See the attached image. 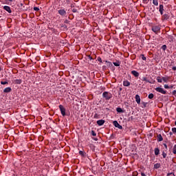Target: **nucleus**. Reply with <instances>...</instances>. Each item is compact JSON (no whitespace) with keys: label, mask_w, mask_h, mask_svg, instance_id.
<instances>
[{"label":"nucleus","mask_w":176,"mask_h":176,"mask_svg":"<svg viewBox=\"0 0 176 176\" xmlns=\"http://www.w3.org/2000/svg\"><path fill=\"white\" fill-rule=\"evenodd\" d=\"M102 97L104 98L107 101L109 100H111L112 98V94L108 92V91H104L102 94Z\"/></svg>","instance_id":"1"},{"label":"nucleus","mask_w":176,"mask_h":176,"mask_svg":"<svg viewBox=\"0 0 176 176\" xmlns=\"http://www.w3.org/2000/svg\"><path fill=\"white\" fill-rule=\"evenodd\" d=\"M155 91H157L158 93H161V94H167V91L164 90V89L158 87L155 88Z\"/></svg>","instance_id":"2"},{"label":"nucleus","mask_w":176,"mask_h":176,"mask_svg":"<svg viewBox=\"0 0 176 176\" xmlns=\"http://www.w3.org/2000/svg\"><path fill=\"white\" fill-rule=\"evenodd\" d=\"M113 124L114 126L117 127V129H119V130H122V129H123V126H122V125H120L116 120L113 122Z\"/></svg>","instance_id":"3"},{"label":"nucleus","mask_w":176,"mask_h":176,"mask_svg":"<svg viewBox=\"0 0 176 176\" xmlns=\"http://www.w3.org/2000/svg\"><path fill=\"white\" fill-rule=\"evenodd\" d=\"M59 109L60 111L61 115L65 116V108L62 104L59 105Z\"/></svg>","instance_id":"4"},{"label":"nucleus","mask_w":176,"mask_h":176,"mask_svg":"<svg viewBox=\"0 0 176 176\" xmlns=\"http://www.w3.org/2000/svg\"><path fill=\"white\" fill-rule=\"evenodd\" d=\"M151 30L153 32H155V34H157V32H159V31L160 30V28L159 26H153Z\"/></svg>","instance_id":"5"},{"label":"nucleus","mask_w":176,"mask_h":176,"mask_svg":"<svg viewBox=\"0 0 176 176\" xmlns=\"http://www.w3.org/2000/svg\"><path fill=\"white\" fill-rule=\"evenodd\" d=\"M58 13L60 16H67V11H65V10H64V9L59 10L58 11Z\"/></svg>","instance_id":"6"},{"label":"nucleus","mask_w":176,"mask_h":176,"mask_svg":"<svg viewBox=\"0 0 176 176\" xmlns=\"http://www.w3.org/2000/svg\"><path fill=\"white\" fill-rule=\"evenodd\" d=\"M3 9L4 10H6V12H8V13H12V9H11L10 7L8 6H4L3 7Z\"/></svg>","instance_id":"7"},{"label":"nucleus","mask_w":176,"mask_h":176,"mask_svg":"<svg viewBox=\"0 0 176 176\" xmlns=\"http://www.w3.org/2000/svg\"><path fill=\"white\" fill-rule=\"evenodd\" d=\"M131 74L135 76V78H138L140 76V73L135 70L131 71Z\"/></svg>","instance_id":"8"},{"label":"nucleus","mask_w":176,"mask_h":176,"mask_svg":"<svg viewBox=\"0 0 176 176\" xmlns=\"http://www.w3.org/2000/svg\"><path fill=\"white\" fill-rule=\"evenodd\" d=\"M135 98L137 104H141V98L140 97V95L138 94L135 95Z\"/></svg>","instance_id":"9"},{"label":"nucleus","mask_w":176,"mask_h":176,"mask_svg":"<svg viewBox=\"0 0 176 176\" xmlns=\"http://www.w3.org/2000/svg\"><path fill=\"white\" fill-rule=\"evenodd\" d=\"M157 142H161V141H163V136H162V134H158L157 135Z\"/></svg>","instance_id":"10"},{"label":"nucleus","mask_w":176,"mask_h":176,"mask_svg":"<svg viewBox=\"0 0 176 176\" xmlns=\"http://www.w3.org/2000/svg\"><path fill=\"white\" fill-rule=\"evenodd\" d=\"M97 124L99 126H102L104 125V123H105V120H99L96 122Z\"/></svg>","instance_id":"11"},{"label":"nucleus","mask_w":176,"mask_h":176,"mask_svg":"<svg viewBox=\"0 0 176 176\" xmlns=\"http://www.w3.org/2000/svg\"><path fill=\"white\" fill-rule=\"evenodd\" d=\"M23 80L21 79H16L14 80V85H21Z\"/></svg>","instance_id":"12"},{"label":"nucleus","mask_w":176,"mask_h":176,"mask_svg":"<svg viewBox=\"0 0 176 176\" xmlns=\"http://www.w3.org/2000/svg\"><path fill=\"white\" fill-rule=\"evenodd\" d=\"M123 86H124L125 87H129V86H130V82L129 80H124Z\"/></svg>","instance_id":"13"},{"label":"nucleus","mask_w":176,"mask_h":176,"mask_svg":"<svg viewBox=\"0 0 176 176\" xmlns=\"http://www.w3.org/2000/svg\"><path fill=\"white\" fill-rule=\"evenodd\" d=\"M12 88L10 87H6L3 89V93H10Z\"/></svg>","instance_id":"14"},{"label":"nucleus","mask_w":176,"mask_h":176,"mask_svg":"<svg viewBox=\"0 0 176 176\" xmlns=\"http://www.w3.org/2000/svg\"><path fill=\"white\" fill-rule=\"evenodd\" d=\"M154 153H155V156H157L160 154V150L159 149V148H155L154 149Z\"/></svg>","instance_id":"15"},{"label":"nucleus","mask_w":176,"mask_h":176,"mask_svg":"<svg viewBox=\"0 0 176 176\" xmlns=\"http://www.w3.org/2000/svg\"><path fill=\"white\" fill-rule=\"evenodd\" d=\"M168 19H170V15H168V14H164L162 16V20H168Z\"/></svg>","instance_id":"16"},{"label":"nucleus","mask_w":176,"mask_h":176,"mask_svg":"<svg viewBox=\"0 0 176 176\" xmlns=\"http://www.w3.org/2000/svg\"><path fill=\"white\" fill-rule=\"evenodd\" d=\"M12 2H13V0H4L6 5H12Z\"/></svg>","instance_id":"17"},{"label":"nucleus","mask_w":176,"mask_h":176,"mask_svg":"<svg viewBox=\"0 0 176 176\" xmlns=\"http://www.w3.org/2000/svg\"><path fill=\"white\" fill-rule=\"evenodd\" d=\"M142 80L143 82H146L147 83H152L146 77H142Z\"/></svg>","instance_id":"18"},{"label":"nucleus","mask_w":176,"mask_h":176,"mask_svg":"<svg viewBox=\"0 0 176 176\" xmlns=\"http://www.w3.org/2000/svg\"><path fill=\"white\" fill-rule=\"evenodd\" d=\"M162 80L165 83H167V82H168V80H170V77H162Z\"/></svg>","instance_id":"19"},{"label":"nucleus","mask_w":176,"mask_h":176,"mask_svg":"<svg viewBox=\"0 0 176 176\" xmlns=\"http://www.w3.org/2000/svg\"><path fill=\"white\" fill-rule=\"evenodd\" d=\"M116 111L118 112V113H123V112H124V111H123V109H122L120 107H117Z\"/></svg>","instance_id":"20"},{"label":"nucleus","mask_w":176,"mask_h":176,"mask_svg":"<svg viewBox=\"0 0 176 176\" xmlns=\"http://www.w3.org/2000/svg\"><path fill=\"white\" fill-rule=\"evenodd\" d=\"M160 166H161L160 164L157 163V164H154V169L157 170V168H160Z\"/></svg>","instance_id":"21"},{"label":"nucleus","mask_w":176,"mask_h":176,"mask_svg":"<svg viewBox=\"0 0 176 176\" xmlns=\"http://www.w3.org/2000/svg\"><path fill=\"white\" fill-rule=\"evenodd\" d=\"M164 6L162 4H160L159 12H164Z\"/></svg>","instance_id":"22"},{"label":"nucleus","mask_w":176,"mask_h":176,"mask_svg":"<svg viewBox=\"0 0 176 176\" xmlns=\"http://www.w3.org/2000/svg\"><path fill=\"white\" fill-rule=\"evenodd\" d=\"M113 64L115 65V67H120V62L119 60L117 62H113Z\"/></svg>","instance_id":"23"},{"label":"nucleus","mask_w":176,"mask_h":176,"mask_svg":"<svg viewBox=\"0 0 176 176\" xmlns=\"http://www.w3.org/2000/svg\"><path fill=\"white\" fill-rule=\"evenodd\" d=\"M157 80L158 83H162L163 82V77L161 78L160 76L157 77Z\"/></svg>","instance_id":"24"},{"label":"nucleus","mask_w":176,"mask_h":176,"mask_svg":"<svg viewBox=\"0 0 176 176\" xmlns=\"http://www.w3.org/2000/svg\"><path fill=\"white\" fill-rule=\"evenodd\" d=\"M94 119H100V114L98 113H95L94 115Z\"/></svg>","instance_id":"25"},{"label":"nucleus","mask_w":176,"mask_h":176,"mask_svg":"<svg viewBox=\"0 0 176 176\" xmlns=\"http://www.w3.org/2000/svg\"><path fill=\"white\" fill-rule=\"evenodd\" d=\"M153 3L155 5V6H157L159 5L157 0H153Z\"/></svg>","instance_id":"26"},{"label":"nucleus","mask_w":176,"mask_h":176,"mask_svg":"<svg viewBox=\"0 0 176 176\" xmlns=\"http://www.w3.org/2000/svg\"><path fill=\"white\" fill-rule=\"evenodd\" d=\"M153 97H155V95H153V94H148V98H149V100H152V98H153Z\"/></svg>","instance_id":"27"},{"label":"nucleus","mask_w":176,"mask_h":176,"mask_svg":"<svg viewBox=\"0 0 176 176\" xmlns=\"http://www.w3.org/2000/svg\"><path fill=\"white\" fill-rule=\"evenodd\" d=\"M140 56H141L142 60H143V61H146V57H145V56L144 54H141Z\"/></svg>","instance_id":"28"},{"label":"nucleus","mask_w":176,"mask_h":176,"mask_svg":"<svg viewBox=\"0 0 176 176\" xmlns=\"http://www.w3.org/2000/svg\"><path fill=\"white\" fill-rule=\"evenodd\" d=\"M163 145L165 148V152H167V151H168V148L167 147V144L166 143H164Z\"/></svg>","instance_id":"29"},{"label":"nucleus","mask_w":176,"mask_h":176,"mask_svg":"<svg viewBox=\"0 0 176 176\" xmlns=\"http://www.w3.org/2000/svg\"><path fill=\"white\" fill-rule=\"evenodd\" d=\"M79 155H80V156L85 157V152H83L82 151H79Z\"/></svg>","instance_id":"30"},{"label":"nucleus","mask_w":176,"mask_h":176,"mask_svg":"<svg viewBox=\"0 0 176 176\" xmlns=\"http://www.w3.org/2000/svg\"><path fill=\"white\" fill-rule=\"evenodd\" d=\"M162 156H163L164 159H166V157H167V153H166L164 151H163Z\"/></svg>","instance_id":"31"},{"label":"nucleus","mask_w":176,"mask_h":176,"mask_svg":"<svg viewBox=\"0 0 176 176\" xmlns=\"http://www.w3.org/2000/svg\"><path fill=\"white\" fill-rule=\"evenodd\" d=\"M162 50H164V52L167 49V45H162Z\"/></svg>","instance_id":"32"},{"label":"nucleus","mask_w":176,"mask_h":176,"mask_svg":"<svg viewBox=\"0 0 176 176\" xmlns=\"http://www.w3.org/2000/svg\"><path fill=\"white\" fill-rule=\"evenodd\" d=\"M1 85H9V82L8 81H1Z\"/></svg>","instance_id":"33"},{"label":"nucleus","mask_w":176,"mask_h":176,"mask_svg":"<svg viewBox=\"0 0 176 176\" xmlns=\"http://www.w3.org/2000/svg\"><path fill=\"white\" fill-rule=\"evenodd\" d=\"M91 135H93L94 137H96V135H97V133H96V132L94 131H91Z\"/></svg>","instance_id":"34"},{"label":"nucleus","mask_w":176,"mask_h":176,"mask_svg":"<svg viewBox=\"0 0 176 176\" xmlns=\"http://www.w3.org/2000/svg\"><path fill=\"white\" fill-rule=\"evenodd\" d=\"M33 9H34V10H35L36 12H39V8H38V7H34Z\"/></svg>","instance_id":"35"},{"label":"nucleus","mask_w":176,"mask_h":176,"mask_svg":"<svg viewBox=\"0 0 176 176\" xmlns=\"http://www.w3.org/2000/svg\"><path fill=\"white\" fill-rule=\"evenodd\" d=\"M98 61H99V63H102V59L101 57H98Z\"/></svg>","instance_id":"36"},{"label":"nucleus","mask_w":176,"mask_h":176,"mask_svg":"<svg viewBox=\"0 0 176 176\" xmlns=\"http://www.w3.org/2000/svg\"><path fill=\"white\" fill-rule=\"evenodd\" d=\"M167 176H175V175L173 173H168Z\"/></svg>","instance_id":"37"},{"label":"nucleus","mask_w":176,"mask_h":176,"mask_svg":"<svg viewBox=\"0 0 176 176\" xmlns=\"http://www.w3.org/2000/svg\"><path fill=\"white\" fill-rule=\"evenodd\" d=\"M73 13H76L78 12V10L76 8H74L72 10Z\"/></svg>","instance_id":"38"},{"label":"nucleus","mask_w":176,"mask_h":176,"mask_svg":"<svg viewBox=\"0 0 176 176\" xmlns=\"http://www.w3.org/2000/svg\"><path fill=\"white\" fill-rule=\"evenodd\" d=\"M105 63H108L109 67L112 66V63L108 61V60H106Z\"/></svg>","instance_id":"39"},{"label":"nucleus","mask_w":176,"mask_h":176,"mask_svg":"<svg viewBox=\"0 0 176 176\" xmlns=\"http://www.w3.org/2000/svg\"><path fill=\"white\" fill-rule=\"evenodd\" d=\"M164 89H170V87L168 85H164Z\"/></svg>","instance_id":"40"},{"label":"nucleus","mask_w":176,"mask_h":176,"mask_svg":"<svg viewBox=\"0 0 176 176\" xmlns=\"http://www.w3.org/2000/svg\"><path fill=\"white\" fill-rule=\"evenodd\" d=\"M172 94H173V96H175V97H176V90H174V91L172 92Z\"/></svg>","instance_id":"41"},{"label":"nucleus","mask_w":176,"mask_h":176,"mask_svg":"<svg viewBox=\"0 0 176 176\" xmlns=\"http://www.w3.org/2000/svg\"><path fill=\"white\" fill-rule=\"evenodd\" d=\"M172 131H173V133H176V128L175 127L172 128Z\"/></svg>","instance_id":"42"},{"label":"nucleus","mask_w":176,"mask_h":176,"mask_svg":"<svg viewBox=\"0 0 176 176\" xmlns=\"http://www.w3.org/2000/svg\"><path fill=\"white\" fill-rule=\"evenodd\" d=\"M123 90V88H122V87H120L119 88V94H120V93L122 92V91Z\"/></svg>","instance_id":"43"},{"label":"nucleus","mask_w":176,"mask_h":176,"mask_svg":"<svg viewBox=\"0 0 176 176\" xmlns=\"http://www.w3.org/2000/svg\"><path fill=\"white\" fill-rule=\"evenodd\" d=\"M173 153L176 155V148H173Z\"/></svg>","instance_id":"44"},{"label":"nucleus","mask_w":176,"mask_h":176,"mask_svg":"<svg viewBox=\"0 0 176 176\" xmlns=\"http://www.w3.org/2000/svg\"><path fill=\"white\" fill-rule=\"evenodd\" d=\"M143 3H148V0H142Z\"/></svg>","instance_id":"45"},{"label":"nucleus","mask_w":176,"mask_h":176,"mask_svg":"<svg viewBox=\"0 0 176 176\" xmlns=\"http://www.w3.org/2000/svg\"><path fill=\"white\" fill-rule=\"evenodd\" d=\"M70 8H75V3L71 4Z\"/></svg>","instance_id":"46"},{"label":"nucleus","mask_w":176,"mask_h":176,"mask_svg":"<svg viewBox=\"0 0 176 176\" xmlns=\"http://www.w3.org/2000/svg\"><path fill=\"white\" fill-rule=\"evenodd\" d=\"M172 69H173V71H176V67L175 66L173 67Z\"/></svg>","instance_id":"47"},{"label":"nucleus","mask_w":176,"mask_h":176,"mask_svg":"<svg viewBox=\"0 0 176 176\" xmlns=\"http://www.w3.org/2000/svg\"><path fill=\"white\" fill-rule=\"evenodd\" d=\"M141 175H142V176H146V175H145L144 173H141Z\"/></svg>","instance_id":"48"},{"label":"nucleus","mask_w":176,"mask_h":176,"mask_svg":"<svg viewBox=\"0 0 176 176\" xmlns=\"http://www.w3.org/2000/svg\"><path fill=\"white\" fill-rule=\"evenodd\" d=\"M30 17L32 18V17H34V14H30Z\"/></svg>","instance_id":"49"},{"label":"nucleus","mask_w":176,"mask_h":176,"mask_svg":"<svg viewBox=\"0 0 176 176\" xmlns=\"http://www.w3.org/2000/svg\"><path fill=\"white\" fill-rule=\"evenodd\" d=\"M66 2H67V3H69L71 1L69 0H66Z\"/></svg>","instance_id":"50"},{"label":"nucleus","mask_w":176,"mask_h":176,"mask_svg":"<svg viewBox=\"0 0 176 176\" xmlns=\"http://www.w3.org/2000/svg\"><path fill=\"white\" fill-rule=\"evenodd\" d=\"M160 14L163 15V11H160Z\"/></svg>","instance_id":"51"},{"label":"nucleus","mask_w":176,"mask_h":176,"mask_svg":"<svg viewBox=\"0 0 176 176\" xmlns=\"http://www.w3.org/2000/svg\"><path fill=\"white\" fill-rule=\"evenodd\" d=\"M94 141H98V138H94Z\"/></svg>","instance_id":"52"},{"label":"nucleus","mask_w":176,"mask_h":176,"mask_svg":"<svg viewBox=\"0 0 176 176\" xmlns=\"http://www.w3.org/2000/svg\"><path fill=\"white\" fill-rule=\"evenodd\" d=\"M170 135H173V132H169Z\"/></svg>","instance_id":"53"},{"label":"nucleus","mask_w":176,"mask_h":176,"mask_svg":"<svg viewBox=\"0 0 176 176\" xmlns=\"http://www.w3.org/2000/svg\"><path fill=\"white\" fill-rule=\"evenodd\" d=\"M173 149H176V144L174 145Z\"/></svg>","instance_id":"54"},{"label":"nucleus","mask_w":176,"mask_h":176,"mask_svg":"<svg viewBox=\"0 0 176 176\" xmlns=\"http://www.w3.org/2000/svg\"><path fill=\"white\" fill-rule=\"evenodd\" d=\"M63 27H64L65 28H67V25H63Z\"/></svg>","instance_id":"55"},{"label":"nucleus","mask_w":176,"mask_h":176,"mask_svg":"<svg viewBox=\"0 0 176 176\" xmlns=\"http://www.w3.org/2000/svg\"><path fill=\"white\" fill-rule=\"evenodd\" d=\"M169 89H173V86L169 87Z\"/></svg>","instance_id":"56"},{"label":"nucleus","mask_w":176,"mask_h":176,"mask_svg":"<svg viewBox=\"0 0 176 176\" xmlns=\"http://www.w3.org/2000/svg\"><path fill=\"white\" fill-rule=\"evenodd\" d=\"M65 23H68V21H67V20H66V21H65Z\"/></svg>","instance_id":"57"},{"label":"nucleus","mask_w":176,"mask_h":176,"mask_svg":"<svg viewBox=\"0 0 176 176\" xmlns=\"http://www.w3.org/2000/svg\"><path fill=\"white\" fill-rule=\"evenodd\" d=\"M21 6H23V3H21Z\"/></svg>","instance_id":"58"},{"label":"nucleus","mask_w":176,"mask_h":176,"mask_svg":"<svg viewBox=\"0 0 176 176\" xmlns=\"http://www.w3.org/2000/svg\"><path fill=\"white\" fill-rule=\"evenodd\" d=\"M106 66H103L102 68H105Z\"/></svg>","instance_id":"59"}]
</instances>
